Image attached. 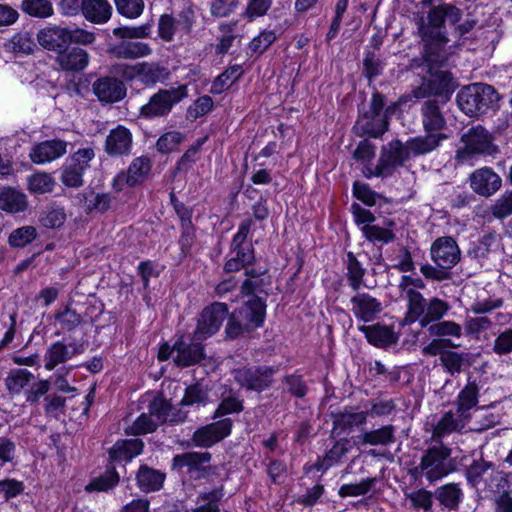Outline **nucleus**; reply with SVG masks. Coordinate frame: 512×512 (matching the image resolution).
<instances>
[{"instance_id": "obj_38", "label": "nucleus", "mask_w": 512, "mask_h": 512, "mask_svg": "<svg viewBox=\"0 0 512 512\" xmlns=\"http://www.w3.org/2000/svg\"><path fill=\"white\" fill-rule=\"evenodd\" d=\"M396 427L388 424L377 429L364 431L359 439L361 445L390 446L396 442Z\"/></svg>"}, {"instance_id": "obj_12", "label": "nucleus", "mask_w": 512, "mask_h": 512, "mask_svg": "<svg viewBox=\"0 0 512 512\" xmlns=\"http://www.w3.org/2000/svg\"><path fill=\"white\" fill-rule=\"evenodd\" d=\"M461 140L464 147L456 152V160L459 163L469 161L476 154L491 155L497 151L492 143L491 134L482 126L472 127L463 134Z\"/></svg>"}, {"instance_id": "obj_26", "label": "nucleus", "mask_w": 512, "mask_h": 512, "mask_svg": "<svg viewBox=\"0 0 512 512\" xmlns=\"http://www.w3.org/2000/svg\"><path fill=\"white\" fill-rule=\"evenodd\" d=\"M441 101L428 99L421 107L422 125L426 133H442L446 127V119L443 113Z\"/></svg>"}, {"instance_id": "obj_20", "label": "nucleus", "mask_w": 512, "mask_h": 512, "mask_svg": "<svg viewBox=\"0 0 512 512\" xmlns=\"http://www.w3.org/2000/svg\"><path fill=\"white\" fill-rule=\"evenodd\" d=\"M470 418L460 412L449 410L433 425L432 439L440 441L453 433L461 434L465 431Z\"/></svg>"}, {"instance_id": "obj_23", "label": "nucleus", "mask_w": 512, "mask_h": 512, "mask_svg": "<svg viewBox=\"0 0 512 512\" xmlns=\"http://www.w3.org/2000/svg\"><path fill=\"white\" fill-rule=\"evenodd\" d=\"M202 340H195L190 343L185 342L182 338L174 343L175 357L174 363L180 367H188L198 364L205 358L204 346Z\"/></svg>"}, {"instance_id": "obj_60", "label": "nucleus", "mask_w": 512, "mask_h": 512, "mask_svg": "<svg viewBox=\"0 0 512 512\" xmlns=\"http://www.w3.org/2000/svg\"><path fill=\"white\" fill-rule=\"evenodd\" d=\"M348 440L342 439L337 441L332 448L324 456L319 469L327 470L329 467L339 462L340 459L348 452Z\"/></svg>"}, {"instance_id": "obj_61", "label": "nucleus", "mask_w": 512, "mask_h": 512, "mask_svg": "<svg viewBox=\"0 0 512 512\" xmlns=\"http://www.w3.org/2000/svg\"><path fill=\"white\" fill-rule=\"evenodd\" d=\"M362 233L371 242L389 243L395 238V234L391 230L377 225H364Z\"/></svg>"}, {"instance_id": "obj_11", "label": "nucleus", "mask_w": 512, "mask_h": 512, "mask_svg": "<svg viewBox=\"0 0 512 512\" xmlns=\"http://www.w3.org/2000/svg\"><path fill=\"white\" fill-rule=\"evenodd\" d=\"M277 368L266 365L243 366L233 369L234 380L248 391L263 392L274 383Z\"/></svg>"}, {"instance_id": "obj_64", "label": "nucleus", "mask_w": 512, "mask_h": 512, "mask_svg": "<svg viewBox=\"0 0 512 512\" xmlns=\"http://www.w3.org/2000/svg\"><path fill=\"white\" fill-rule=\"evenodd\" d=\"M177 31H179V29L173 16L164 14L160 17L158 22V34L162 40L171 42Z\"/></svg>"}, {"instance_id": "obj_34", "label": "nucleus", "mask_w": 512, "mask_h": 512, "mask_svg": "<svg viewBox=\"0 0 512 512\" xmlns=\"http://www.w3.org/2000/svg\"><path fill=\"white\" fill-rule=\"evenodd\" d=\"M447 139L444 133H426L410 138L406 143L410 154L420 156L436 150L443 140Z\"/></svg>"}, {"instance_id": "obj_44", "label": "nucleus", "mask_w": 512, "mask_h": 512, "mask_svg": "<svg viewBox=\"0 0 512 512\" xmlns=\"http://www.w3.org/2000/svg\"><path fill=\"white\" fill-rule=\"evenodd\" d=\"M120 476L114 467H107L104 473L95 477L87 486V491L107 492L118 485Z\"/></svg>"}, {"instance_id": "obj_22", "label": "nucleus", "mask_w": 512, "mask_h": 512, "mask_svg": "<svg viewBox=\"0 0 512 512\" xmlns=\"http://www.w3.org/2000/svg\"><path fill=\"white\" fill-rule=\"evenodd\" d=\"M92 89L100 102L115 103L126 96L127 88L124 82L116 77L105 76L97 79Z\"/></svg>"}, {"instance_id": "obj_3", "label": "nucleus", "mask_w": 512, "mask_h": 512, "mask_svg": "<svg viewBox=\"0 0 512 512\" xmlns=\"http://www.w3.org/2000/svg\"><path fill=\"white\" fill-rule=\"evenodd\" d=\"M451 453V448L442 442L428 447L423 451L419 464L410 469V474L415 478L424 477L430 483L446 477L456 470Z\"/></svg>"}, {"instance_id": "obj_54", "label": "nucleus", "mask_w": 512, "mask_h": 512, "mask_svg": "<svg viewBox=\"0 0 512 512\" xmlns=\"http://www.w3.org/2000/svg\"><path fill=\"white\" fill-rule=\"evenodd\" d=\"M116 11L127 19L138 18L144 10L143 0H114Z\"/></svg>"}, {"instance_id": "obj_19", "label": "nucleus", "mask_w": 512, "mask_h": 512, "mask_svg": "<svg viewBox=\"0 0 512 512\" xmlns=\"http://www.w3.org/2000/svg\"><path fill=\"white\" fill-rule=\"evenodd\" d=\"M133 148L132 132L124 125L111 129L104 142V151L110 157L129 156Z\"/></svg>"}, {"instance_id": "obj_47", "label": "nucleus", "mask_w": 512, "mask_h": 512, "mask_svg": "<svg viewBox=\"0 0 512 512\" xmlns=\"http://www.w3.org/2000/svg\"><path fill=\"white\" fill-rule=\"evenodd\" d=\"M428 332L434 337H453L460 339L463 335L462 326L451 320L438 321L428 327Z\"/></svg>"}, {"instance_id": "obj_4", "label": "nucleus", "mask_w": 512, "mask_h": 512, "mask_svg": "<svg viewBox=\"0 0 512 512\" xmlns=\"http://www.w3.org/2000/svg\"><path fill=\"white\" fill-rule=\"evenodd\" d=\"M450 310L448 302L433 297L426 300L420 292L410 291L408 294L407 313L404 324L419 322L421 328L429 327L440 321Z\"/></svg>"}, {"instance_id": "obj_10", "label": "nucleus", "mask_w": 512, "mask_h": 512, "mask_svg": "<svg viewBox=\"0 0 512 512\" xmlns=\"http://www.w3.org/2000/svg\"><path fill=\"white\" fill-rule=\"evenodd\" d=\"M188 95L185 85L169 89H159L139 109V116L144 119L166 117L173 107Z\"/></svg>"}, {"instance_id": "obj_39", "label": "nucleus", "mask_w": 512, "mask_h": 512, "mask_svg": "<svg viewBox=\"0 0 512 512\" xmlns=\"http://www.w3.org/2000/svg\"><path fill=\"white\" fill-rule=\"evenodd\" d=\"M434 497L443 508L456 511L462 502L463 491L458 483H447L436 488Z\"/></svg>"}, {"instance_id": "obj_28", "label": "nucleus", "mask_w": 512, "mask_h": 512, "mask_svg": "<svg viewBox=\"0 0 512 512\" xmlns=\"http://www.w3.org/2000/svg\"><path fill=\"white\" fill-rule=\"evenodd\" d=\"M67 146L68 143L64 140H46L34 145L29 156L33 163L45 164L66 154Z\"/></svg>"}, {"instance_id": "obj_21", "label": "nucleus", "mask_w": 512, "mask_h": 512, "mask_svg": "<svg viewBox=\"0 0 512 512\" xmlns=\"http://www.w3.org/2000/svg\"><path fill=\"white\" fill-rule=\"evenodd\" d=\"M469 182L471 189L483 197L494 195L502 186L500 176L489 167H482L472 172Z\"/></svg>"}, {"instance_id": "obj_50", "label": "nucleus", "mask_w": 512, "mask_h": 512, "mask_svg": "<svg viewBox=\"0 0 512 512\" xmlns=\"http://www.w3.org/2000/svg\"><path fill=\"white\" fill-rule=\"evenodd\" d=\"M21 9L26 14L37 18H47L53 15L52 3L49 0H23Z\"/></svg>"}, {"instance_id": "obj_36", "label": "nucleus", "mask_w": 512, "mask_h": 512, "mask_svg": "<svg viewBox=\"0 0 512 512\" xmlns=\"http://www.w3.org/2000/svg\"><path fill=\"white\" fill-rule=\"evenodd\" d=\"M368 412H354L351 409L345 408L343 411L332 415L333 418V432L341 434L352 430L354 427H359L366 423Z\"/></svg>"}, {"instance_id": "obj_25", "label": "nucleus", "mask_w": 512, "mask_h": 512, "mask_svg": "<svg viewBox=\"0 0 512 512\" xmlns=\"http://www.w3.org/2000/svg\"><path fill=\"white\" fill-rule=\"evenodd\" d=\"M265 315L266 304L260 297H253L234 312V317L240 319L250 331L262 326Z\"/></svg>"}, {"instance_id": "obj_30", "label": "nucleus", "mask_w": 512, "mask_h": 512, "mask_svg": "<svg viewBox=\"0 0 512 512\" xmlns=\"http://www.w3.org/2000/svg\"><path fill=\"white\" fill-rule=\"evenodd\" d=\"M500 245L499 235L496 232H488L477 241L472 242L468 255L483 265L499 251Z\"/></svg>"}, {"instance_id": "obj_33", "label": "nucleus", "mask_w": 512, "mask_h": 512, "mask_svg": "<svg viewBox=\"0 0 512 512\" xmlns=\"http://www.w3.org/2000/svg\"><path fill=\"white\" fill-rule=\"evenodd\" d=\"M360 331L364 333L369 343L376 347H387L398 342V335L391 327L374 324L369 326H361Z\"/></svg>"}, {"instance_id": "obj_8", "label": "nucleus", "mask_w": 512, "mask_h": 512, "mask_svg": "<svg viewBox=\"0 0 512 512\" xmlns=\"http://www.w3.org/2000/svg\"><path fill=\"white\" fill-rule=\"evenodd\" d=\"M253 222L251 219L243 220L238 227L230 244V258L224 265L227 273L239 271L253 263L255 259L254 247L248 236Z\"/></svg>"}, {"instance_id": "obj_52", "label": "nucleus", "mask_w": 512, "mask_h": 512, "mask_svg": "<svg viewBox=\"0 0 512 512\" xmlns=\"http://www.w3.org/2000/svg\"><path fill=\"white\" fill-rule=\"evenodd\" d=\"M33 378L34 375L28 370L15 369L9 373L6 379V385L11 393H19Z\"/></svg>"}, {"instance_id": "obj_2", "label": "nucleus", "mask_w": 512, "mask_h": 512, "mask_svg": "<svg viewBox=\"0 0 512 512\" xmlns=\"http://www.w3.org/2000/svg\"><path fill=\"white\" fill-rule=\"evenodd\" d=\"M112 32L120 41L108 45L107 54L110 57L119 60H136L149 56L152 53V48L148 43L133 41V39L150 36L151 25L149 23L134 27H117Z\"/></svg>"}, {"instance_id": "obj_1", "label": "nucleus", "mask_w": 512, "mask_h": 512, "mask_svg": "<svg viewBox=\"0 0 512 512\" xmlns=\"http://www.w3.org/2000/svg\"><path fill=\"white\" fill-rule=\"evenodd\" d=\"M439 54L442 56L441 61L430 63L427 51H423L422 64L425 65L430 78L423 79L421 85L413 90V95L416 98L434 96L439 98L438 101H441L442 105H445L450 100L456 88V83L449 71L442 70L448 60L445 51H439Z\"/></svg>"}, {"instance_id": "obj_31", "label": "nucleus", "mask_w": 512, "mask_h": 512, "mask_svg": "<svg viewBox=\"0 0 512 512\" xmlns=\"http://www.w3.org/2000/svg\"><path fill=\"white\" fill-rule=\"evenodd\" d=\"M29 201L27 195L20 189L11 186L0 187V209L11 214L25 212Z\"/></svg>"}, {"instance_id": "obj_17", "label": "nucleus", "mask_w": 512, "mask_h": 512, "mask_svg": "<svg viewBox=\"0 0 512 512\" xmlns=\"http://www.w3.org/2000/svg\"><path fill=\"white\" fill-rule=\"evenodd\" d=\"M350 299V311L354 317L362 322H372L383 311L381 301L369 293L354 291Z\"/></svg>"}, {"instance_id": "obj_14", "label": "nucleus", "mask_w": 512, "mask_h": 512, "mask_svg": "<svg viewBox=\"0 0 512 512\" xmlns=\"http://www.w3.org/2000/svg\"><path fill=\"white\" fill-rule=\"evenodd\" d=\"M410 152L407 143L404 145L400 140H392L381 149L378 160V171L376 174L389 177L397 167H401L409 159Z\"/></svg>"}, {"instance_id": "obj_29", "label": "nucleus", "mask_w": 512, "mask_h": 512, "mask_svg": "<svg viewBox=\"0 0 512 512\" xmlns=\"http://www.w3.org/2000/svg\"><path fill=\"white\" fill-rule=\"evenodd\" d=\"M88 52L78 46H68L63 51L58 53L55 62L59 65L61 70L66 72H81L85 70L89 64Z\"/></svg>"}, {"instance_id": "obj_5", "label": "nucleus", "mask_w": 512, "mask_h": 512, "mask_svg": "<svg viewBox=\"0 0 512 512\" xmlns=\"http://www.w3.org/2000/svg\"><path fill=\"white\" fill-rule=\"evenodd\" d=\"M428 22L423 19L419 25V32L424 44V51H427L428 61L435 63L441 61L439 51H444L448 42L443 30L445 23V10L443 4L434 6L428 12Z\"/></svg>"}, {"instance_id": "obj_37", "label": "nucleus", "mask_w": 512, "mask_h": 512, "mask_svg": "<svg viewBox=\"0 0 512 512\" xmlns=\"http://www.w3.org/2000/svg\"><path fill=\"white\" fill-rule=\"evenodd\" d=\"M169 72L167 68L156 62L137 63L136 79L146 86H154L167 79Z\"/></svg>"}, {"instance_id": "obj_49", "label": "nucleus", "mask_w": 512, "mask_h": 512, "mask_svg": "<svg viewBox=\"0 0 512 512\" xmlns=\"http://www.w3.org/2000/svg\"><path fill=\"white\" fill-rule=\"evenodd\" d=\"M34 47L35 43L28 32L17 33L5 43V48L16 54H30Z\"/></svg>"}, {"instance_id": "obj_46", "label": "nucleus", "mask_w": 512, "mask_h": 512, "mask_svg": "<svg viewBox=\"0 0 512 512\" xmlns=\"http://www.w3.org/2000/svg\"><path fill=\"white\" fill-rule=\"evenodd\" d=\"M434 493L424 488L406 492L405 499L410 502L409 508L414 510L431 511Z\"/></svg>"}, {"instance_id": "obj_59", "label": "nucleus", "mask_w": 512, "mask_h": 512, "mask_svg": "<svg viewBox=\"0 0 512 512\" xmlns=\"http://www.w3.org/2000/svg\"><path fill=\"white\" fill-rule=\"evenodd\" d=\"M384 68L383 61L372 51H367L363 60V74L369 81L382 74Z\"/></svg>"}, {"instance_id": "obj_62", "label": "nucleus", "mask_w": 512, "mask_h": 512, "mask_svg": "<svg viewBox=\"0 0 512 512\" xmlns=\"http://www.w3.org/2000/svg\"><path fill=\"white\" fill-rule=\"evenodd\" d=\"M492 350L498 356L512 353V327L499 332L494 339Z\"/></svg>"}, {"instance_id": "obj_13", "label": "nucleus", "mask_w": 512, "mask_h": 512, "mask_svg": "<svg viewBox=\"0 0 512 512\" xmlns=\"http://www.w3.org/2000/svg\"><path fill=\"white\" fill-rule=\"evenodd\" d=\"M228 306L222 302H214L201 312L194 331L195 340H204L214 335L228 318Z\"/></svg>"}, {"instance_id": "obj_57", "label": "nucleus", "mask_w": 512, "mask_h": 512, "mask_svg": "<svg viewBox=\"0 0 512 512\" xmlns=\"http://www.w3.org/2000/svg\"><path fill=\"white\" fill-rule=\"evenodd\" d=\"M37 236L33 226H23L15 229L9 236V244L12 247L22 248L31 243Z\"/></svg>"}, {"instance_id": "obj_24", "label": "nucleus", "mask_w": 512, "mask_h": 512, "mask_svg": "<svg viewBox=\"0 0 512 512\" xmlns=\"http://www.w3.org/2000/svg\"><path fill=\"white\" fill-rule=\"evenodd\" d=\"M38 43L57 55L70 46L69 28L57 25L41 29L37 34Z\"/></svg>"}, {"instance_id": "obj_56", "label": "nucleus", "mask_w": 512, "mask_h": 512, "mask_svg": "<svg viewBox=\"0 0 512 512\" xmlns=\"http://www.w3.org/2000/svg\"><path fill=\"white\" fill-rule=\"evenodd\" d=\"M158 423L155 422L152 417L145 413H142L134 423L125 429L127 435H143L151 433L156 430Z\"/></svg>"}, {"instance_id": "obj_55", "label": "nucleus", "mask_w": 512, "mask_h": 512, "mask_svg": "<svg viewBox=\"0 0 512 512\" xmlns=\"http://www.w3.org/2000/svg\"><path fill=\"white\" fill-rule=\"evenodd\" d=\"M464 361L461 352L446 350L440 356L442 366L451 376L461 373Z\"/></svg>"}, {"instance_id": "obj_32", "label": "nucleus", "mask_w": 512, "mask_h": 512, "mask_svg": "<svg viewBox=\"0 0 512 512\" xmlns=\"http://www.w3.org/2000/svg\"><path fill=\"white\" fill-rule=\"evenodd\" d=\"M144 443L141 439H120L109 449L111 461H131L143 451Z\"/></svg>"}, {"instance_id": "obj_15", "label": "nucleus", "mask_w": 512, "mask_h": 512, "mask_svg": "<svg viewBox=\"0 0 512 512\" xmlns=\"http://www.w3.org/2000/svg\"><path fill=\"white\" fill-rule=\"evenodd\" d=\"M211 453L209 452H185L177 454L172 459V469L186 473L192 479L204 477L210 470Z\"/></svg>"}, {"instance_id": "obj_18", "label": "nucleus", "mask_w": 512, "mask_h": 512, "mask_svg": "<svg viewBox=\"0 0 512 512\" xmlns=\"http://www.w3.org/2000/svg\"><path fill=\"white\" fill-rule=\"evenodd\" d=\"M232 420L224 418L197 429L192 436L195 446L208 448L218 443L231 432Z\"/></svg>"}, {"instance_id": "obj_41", "label": "nucleus", "mask_w": 512, "mask_h": 512, "mask_svg": "<svg viewBox=\"0 0 512 512\" xmlns=\"http://www.w3.org/2000/svg\"><path fill=\"white\" fill-rule=\"evenodd\" d=\"M83 16L95 24L106 23L112 15V7L107 0H83Z\"/></svg>"}, {"instance_id": "obj_45", "label": "nucleus", "mask_w": 512, "mask_h": 512, "mask_svg": "<svg viewBox=\"0 0 512 512\" xmlns=\"http://www.w3.org/2000/svg\"><path fill=\"white\" fill-rule=\"evenodd\" d=\"M55 186V180L46 172H37L27 178V188L31 193H50Z\"/></svg>"}, {"instance_id": "obj_63", "label": "nucleus", "mask_w": 512, "mask_h": 512, "mask_svg": "<svg viewBox=\"0 0 512 512\" xmlns=\"http://www.w3.org/2000/svg\"><path fill=\"white\" fill-rule=\"evenodd\" d=\"M492 215L504 219L512 215V190L502 194L491 207Z\"/></svg>"}, {"instance_id": "obj_35", "label": "nucleus", "mask_w": 512, "mask_h": 512, "mask_svg": "<svg viewBox=\"0 0 512 512\" xmlns=\"http://www.w3.org/2000/svg\"><path fill=\"white\" fill-rule=\"evenodd\" d=\"M479 397V385L476 379L469 375L467 384L461 389L456 400V410L462 415H467L471 419V409L477 406Z\"/></svg>"}, {"instance_id": "obj_27", "label": "nucleus", "mask_w": 512, "mask_h": 512, "mask_svg": "<svg viewBox=\"0 0 512 512\" xmlns=\"http://www.w3.org/2000/svg\"><path fill=\"white\" fill-rule=\"evenodd\" d=\"M152 161L148 156L142 155L132 160L126 171L120 172L115 181L123 182L129 187L142 184L149 176Z\"/></svg>"}, {"instance_id": "obj_43", "label": "nucleus", "mask_w": 512, "mask_h": 512, "mask_svg": "<svg viewBox=\"0 0 512 512\" xmlns=\"http://www.w3.org/2000/svg\"><path fill=\"white\" fill-rule=\"evenodd\" d=\"M71 359L69 347L61 342L56 341L52 343L44 355V367L47 370H53L59 364H63Z\"/></svg>"}, {"instance_id": "obj_53", "label": "nucleus", "mask_w": 512, "mask_h": 512, "mask_svg": "<svg viewBox=\"0 0 512 512\" xmlns=\"http://www.w3.org/2000/svg\"><path fill=\"white\" fill-rule=\"evenodd\" d=\"M376 481V478L370 477L363 479L359 483L344 484L340 487L338 494L343 498L365 495L374 487Z\"/></svg>"}, {"instance_id": "obj_51", "label": "nucleus", "mask_w": 512, "mask_h": 512, "mask_svg": "<svg viewBox=\"0 0 512 512\" xmlns=\"http://www.w3.org/2000/svg\"><path fill=\"white\" fill-rule=\"evenodd\" d=\"M183 140L184 135L181 132L175 130L168 131L158 138L156 149L161 154H169L176 151Z\"/></svg>"}, {"instance_id": "obj_7", "label": "nucleus", "mask_w": 512, "mask_h": 512, "mask_svg": "<svg viewBox=\"0 0 512 512\" xmlns=\"http://www.w3.org/2000/svg\"><path fill=\"white\" fill-rule=\"evenodd\" d=\"M499 100L491 85L474 83L463 87L457 94L458 107L469 117H474L492 108Z\"/></svg>"}, {"instance_id": "obj_16", "label": "nucleus", "mask_w": 512, "mask_h": 512, "mask_svg": "<svg viewBox=\"0 0 512 512\" xmlns=\"http://www.w3.org/2000/svg\"><path fill=\"white\" fill-rule=\"evenodd\" d=\"M431 257L441 269H450L460 261L461 252L456 241L450 236H445L433 242Z\"/></svg>"}, {"instance_id": "obj_42", "label": "nucleus", "mask_w": 512, "mask_h": 512, "mask_svg": "<svg viewBox=\"0 0 512 512\" xmlns=\"http://www.w3.org/2000/svg\"><path fill=\"white\" fill-rule=\"evenodd\" d=\"M346 277L349 286L353 291H358L364 286V276L366 269L362 266L359 260L352 252H348L345 260Z\"/></svg>"}, {"instance_id": "obj_48", "label": "nucleus", "mask_w": 512, "mask_h": 512, "mask_svg": "<svg viewBox=\"0 0 512 512\" xmlns=\"http://www.w3.org/2000/svg\"><path fill=\"white\" fill-rule=\"evenodd\" d=\"M243 74L240 65H233L221 73L212 84L213 93H222L227 90Z\"/></svg>"}, {"instance_id": "obj_6", "label": "nucleus", "mask_w": 512, "mask_h": 512, "mask_svg": "<svg viewBox=\"0 0 512 512\" xmlns=\"http://www.w3.org/2000/svg\"><path fill=\"white\" fill-rule=\"evenodd\" d=\"M465 476L477 492L500 493L509 487L505 474L497 469L495 463L483 458L473 460L466 468Z\"/></svg>"}, {"instance_id": "obj_9", "label": "nucleus", "mask_w": 512, "mask_h": 512, "mask_svg": "<svg viewBox=\"0 0 512 512\" xmlns=\"http://www.w3.org/2000/svg\"><path fill=\"white\" fill-rule=\"evenodd\" d=\"M385 107V96L375 91L372 94L368 110L359 116L355 129L360 136L380 138L388 130L389 121L382 113Z\"/></svg>"}, {"instance_id": "obj_58", "label": "nucleus", "mask_w": 512, "mask_h": 512, "mask_svg": "<svg viewBox=\"0 0 512 512\" xmlns=\"http://www.w3.org/2000/svg\"><path fill=\"white\" fill-rule=\"evenodd\" d=\"M208 400L206 389L199 383L190 385L186 388L185 394L180 402L181 406H191L194 404H205Z\"/></svg>"}, {"instance_id": "obj_40", "label": "nucleus", "mask_w": 512, "mask_h": 512, "mask_svg": "<svg viewBox=\"0 0 512 512\" xmlns=\"http://www.w3.org/2000/svg\"><path fill=\"white\" fill-rule=\"evenodd\" d=\"M165 474L147 465H141L136 474L139 489L145 493L155 492L162 488Z\"/></svg>"}]
</instances>
